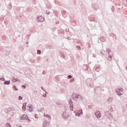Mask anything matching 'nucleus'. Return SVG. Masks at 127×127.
I'll list each match as a JSON object with an SVG mask.
<instances>
[{"label":"nucleus","mask_w":127,"mask_h":127,"mask_svg":"<svg viewBox=\"0 0 127 127\" xmlns=\"http://www.w3.org/2000/svg\"><path fill=\"white\" fill-rule=\"evenodd\" d=\"M37 21L40 22H43V21H44V17H43L42 16H38L37 18Z\"/></svg>","instance_id":"5"},{"label":"nucleus","mask_w":127,"mask_h":127,"mask_svg":"<svg viewBox=\"0 0 127 127\" xmlns=\"http://www.w3.org/2000/svg\"><path fill=\"white\" fill-rule=\"evenodd\" d=\"M67 39H68V40H71V38L68 37V38H67Z\"/></svg>","instance_id":"36"},{"label":"nucleus","mask_w":127,"mask_h":127,"mask_svg":"<svg viewBox=\"0 0 127 127\" xmlns=\"http://www.w3.org/2000/svg\"><path fill=\"white\" fill-rule=\"evenodd\" d=\"M114 9H112V11H114Z\"/></svg>","instance_id":"41"},{"label":"nucleus","mask_w":127,"mask_h":127,"mask_svg":"<svg viewBox=\"0 0 127 127\" xmlns=\"http://www.w3.org/2000/svg\"><path fill=\"white\" fill-rule=\"evenodd\" d=\"M95 117H96L97 119H100L101 117V112L99 111H96L94 113Z\"/></svg>","instance_id":"4"},{"label":"nucleus","mask_w":127,"mask_h":127,"mask_svg":"<svg viewBox=\"0 0 127 127\" xmlns=\"http://www.w3.org/2000/svg\"><path fill=\"white\" fill-rule=\"evenodd\" d=\"M67 78H68V79H71V78H72V75H69L67 76Z\"/></svg>","instance_id":"30"},{"label":"nucleus","mask_w":127,"mask_h":127,"mask_svg":"<svg viewBox=\"0 0 127 127\" xmlns=\"http://www.w3.org/2000/svg\"><path fill=\"white\" fill-rule=\"evenodd\" d=\"M27 118V115L24 114L20 117V119L22 121H25Z\"/></svg>","instance_id":"7"},{"label":"nucleus","mask_w":127,"mask_h":127,"mask_svg":"<svg viewBox=\"0 0 127 127\" xmlns=\"http://www.w3.org/2000/svg\"><path fill=\"white\" fill-rule=\"evenodd\" d=\"M88 109H91V105L88 106Z\"/></svg>","instance_id":"35"},{"label":"nucleus","mask_w":127,"mask_h":127,"mask_svg":"<svg viewBox=\"0 0 127 127\" xmlns=\"http://www.w3.org/2000/svg\"><path fill=\"white\" fill-rule=\"evenodd\" d=\"M77 99H80V100H83V97L80 95L77 94Z\"/></svg>","instance_id":"18"},{"label":"nucleus","mask_w":127,"mask_h":127,"mask_svg":"<svg viewBox=\"0 0 127 127\" xmlns=\"http://www.w3.org/2000/svg\"><path fill=\"white\" fill-rule=\"evenodd\" d=\"M37 115H36V114L35 115V119H37Z\"/></svg>","instance_id":"37"},{"label":"nucleus","mask_w":127,"mask_h":127,"mask_svg":"<svg viewBox=\"0 0 127 127\" xmlns=\"http://www.w3.org/2000/svg\"><path fill=\"white\" fill-rule=\"evenodd\" d=\"M6 53H8V54H9V53L7 51H6Z\"/></svg>","instance_id":"40"},{"label":"nucleus","mask_w":127,"mask_h":127,"mask_svg":"<svg viewBox=\"0 0 127 127\" xmlns=\"http://www.w3.org/2000/svg\"><path fill=\"white\" fill-rule=\"evenodd\" d=\"M22 99H23V98L22 96H19L18 100H22Z\"/></svg>","instance_id":"27"},{"label":"nucleus","mask_w":127,"mask_h":127,"mask_svg":"<svg viewBox=\"0 0 127 127\" xmlns=\"http://www.w3.org/2000/svg\"><path fill=\"white\" fill-rule=\"evenodd\" d=\"M76 48H77L78 50H80V49H81V47H80V46H76Z\"/></svg>","instance_id":"28"},{"label":"nucleus","mask_w":127,"mask_h":127,"mask_svg":"<svg viewBox=\"0 0 127 127\" xmlns=\"http://www.w3.org/2000/svg\"><path fill=\"white\" fill-rule=\"evenodd\" d=\"M106 51L109 55L108 58V60L109 61H112L113 60V57H114V53L113 51H112L110 48H107Z\"/></svg>","instance_id":"1"},{"label":"nucleus","mask_w":127,"mask_h":127,"mask_svg":"<svg viewBox=\"0 0 127 127\" xmlns=\"http://www.w3.org/2000/svg\"><path fill=\"white\" fill-rule=\"evenodd\" d=\"M63 117L64 119H68V116L66 115V112H63Z\"/></svg>","instance_id":"12"},{"label":"nucleus","mask_w":127,"mask_h":127,"mask_svg":"<svg viewBox=\"0 0 127 127\" xmlns=\"http://www.w3.org/2000/svg\"><path fill=\"white\" fill-rule=\"evenodd\" d=\"M27 103H25L23 104V106H22V110L23 111H26V104Z\"/></svg>","instance_id":"9"},{"label":"nucleus","mask_w":127,"mask_h":127,"mask_svg":"<svg viewBox=\"0 0 127 127\" xmlns=\"http://www.w3.org/2000/svg\"><path fill=\"white\" fill-rule=\"evenodd\" d=\"M28 43V42H26V44H27Z\"/></svg>","instance_id":"42"},{"label":"nucleus","mask_w":127,"mask_h":127,"mask_svg":"<svg viewBox=\"0 0 127 127\" xmlns=\"http://www.w3.org/2000/svg\"><path fill=\"white\" fill-rule=\"evenodd\" d=\"M68 103H69V104L70 105V111H72L73 112V101H72V99H71V98H70L68 100Z\"/></svg>","instance_id":"2"},{"label":"nucleus","mask_w":127,"mask_h":127,"mask_svg":"<svg viewBox=\"0 0 127 127\" xmlns=\"http://www.w3.org/2000/svg\"><path fill=\"white\" fill-rule=\"evenodd\" d=\"M57 105H59V103L57 102Z\"/></svg>","instance_id":"39"},{"label":"nucleus","mask_w":127,"mask_h":127,"mask_svg":"<svg viewBox=\"0 0 127 127\" xmlns=\"http://www.w3.org/2000/svg\"><path fill=\"white\" fill-rule=\"evenodd\" d=\"M44 117H46L47 118H48L49 120L51 119V117H50V115H49L44 114Z\"/></svg>","instance_id":"19"},{"label":"nucleus","mask_w":127,"mask_h":127,"mask_svg":"<svg viewBox=\"0 0 127 127\" xmlns=\"http://www.w3.org/2000/svg\"><path fill=\"white\" fill-rule=\"evenodd\" d=\"M47 14H48V15H49V14H50V11H48V12L47 13Z\"/></svg>","instance_id":"32"},{"label":"nucleus","mask_w":127,"mask_h":127,"mask_svg":"<svg viewBox=\"0 0 127 127\" xmlns=\"http://www.w3.org/2000/svg\"><path fill=\"white\" fill-rule=\"evenodd\" d=\"M28 111L31 113L33 110V106L32 105H29L28 106Z\"/></svg>","instance_id":"8"},{"label":"nucleus","mask_w":127,"mask_h":127,"mask_svg":"<svg viewBox=\"0 0 127 127\" xmlns=\"http://www.w3.org/2000/svg\"><path fill=\"white\" fill-rule=\"evenodd\" d=\"M111 109H113V107H111Z\"/></svg>","instance_id":"47"},{"label":"nucleus","mask_w":127,"mask_h":127,"mask_svg":"<svg viewBox=\"0 0 127 127\" xmlns=\"http://www.w3.org/2000/svg\"><path fill=\"white\" fill-rule=\"evenodd\" d=\"M26 120L28 121V122H29V123H30V122H31L30 119H29V118H28V117H27V118H26Z\"/></svg>","instance_id":"25"},{"label":"nucleus","mask_w":127,"mask_h":127,"mask_svg":"<svg viewBox=\"0 0 127 127\" xmlns=\"http://www.w3.org/2000/svg\"><path fill=\"white\" fill-rule=\"evenodd\" d=\"M6 126L7 127H11V125H10V124L9 123L6 124Z\"/></svg>","instance_id":"23"},{"label":"nucleus","mask_w":127,"mask_h":127,"mask_svg":"<svg viewBox=\"0 0 127 127\" xmlns=\"http://www.w3.org/2000/svg\"><path fill=\"white\" fill-rule=\"evenodd\" d=\"M75 81V79L74 77H72V79H71L69 81L70 83H72V82H74Z\"/></svg>","instance_id":"21"},{"label":"nucleus","mask_w":127,"mask_h":127,"mask_svg":"<svg viewBox=\"0 0 127 127\" xmlns=\"http://www.w3.org/2000/svg\"><path fill=\"white\" fill-rule=\"evenodd\" d=\"M2 39H3V40H5V39H6V37H5V36H2Z\"/></svg>","instance_id":"24"},{"label":"nucleus","mask_w":127,"mask_h":127,"mask_svg":"<svg viewBox=\"0 0 127 127\" xmlns=\"http://www.w3.org/2000/svg\"><path fill=\"white\" fill-rule=\"evenodd\" d=\"M81 114H83V110L82 109L79 112V113H76L75 116H77V117H80V116L81 115Z\"/></svg>","instance_id":"11"},{"label":"nucleus","mask_w":127,"mask_h":127,"mask_svg":"<svg viewBox=\"0 0 127 127\" xmlns=\"http://www.w3.org/2000/svg\"><path fill=\"white\" fill-rule=\"evenodd\" d=\"M99 87H96L95 90V92H97V89H98Z\"/></svg>","instance_id":"34"},{"label":"nucleus","mask_w":127,"mask_h":127,"mask_svg":"<svg viewBox=\"0 0 127 127\" xmlns=\"http://www.w3.org/2000/svg\"><path fill=\"white\" fill-rule=\"evenodd\" d=\"M12 82H13L14 83L15 82H17V80L15 78V77L13 76L12 77Z\"/></svg>","instance_id":"16"},{"label":"nucleus","mask_w":127,"mask_h":127,"mask_svg":"<svg viewBox=\"0 0 127 127\" xmlns=\"http://www.w3.org/2000/svg\"><path fill=\"white\" fill-rule=\"evenodd\" d=\"M47 126H49V123H48V122H46V121H45L44 122L43 127H47Z\"/></svg>","instance_id":"10"},{"label":"nucleus","mask_w":127,"mask_h":127,"mask_svg":"<svg viewBox=\"0 0 127 127\" xmlns=\"http://www.w3.org/2000/svg\"><path fill=\"white\" fill-rule=\"evenodd\" d=\"M113 100H114V98H113V97H110V98H109V99H108V102H109V103H112V102H113Z\"/></svg>","instance_id":"15"},{"label":"nucleus","mask_w":127,"mask_h":127,"mask_svg":"<svg viewBox=\"0 0 127 127\" xmlns=\"http://www.w3.org/2000/svg\"><path fill=\"white\" fill-rule=\"evenodd\" d=\"M115 92L118 96H122V93L120 92L118 90L115 89Z\"/></svg>","instance_id":"13"},{"label":"nucleus","mask_w":127,"mask_h":127,"mask_svg":"<svg viewBox=\"0 0 127 127\" xmlns=\"http://www.w3.org/2000/svg\"><path fill=\"white\" fill-rule=\"evenodd\" d=\"M44 91L45 92V93H46V94H47V92H46V90H44Z\"/></svg>","instance_id":"38"},{"label":"nucleus","mask_w":127,"mask_h":127,"mask_svg":"<svg viewBox=\"0 0 127 127\" xmlns=\"http://www.w3.org/2000/svg\"><path fill=\"white\" fill-rule=\"evenodd\" d=\"M71 97L73 100H74V101H77L78 100L77 95L74 93H72V94L71 95Z\"/></svg>","instance_id":"6"},{"label":"nucleus","mask_w":127,"mask_h":127,"mask_svg":"<svg viewBox=\"0 0 127 127\" xmlns=\"http://www.w3.org/2000/svg\"><path fill=\"white\" fill-rule=\"evenodd\" d=\"M116 90H117V91H119V92H123V91H124V89L123 88H117Z\"/></svg>","instance_id":"17"},{"label":"nucleus","mask_w":127,"mask_h":127,"mask_svg":"<svg viewBox=\"0 0 127 127\" xmlns=\"http://www.w3.org/2000/svg\"><path fill=\"white\" fill-rule=\"evenodd\" d=\"M0 81H5V79L4 78H0Z\"/></svg>","instance_id":"29"},{"label":"nucleus","mask_w":127,"mask_h":127,"mask_svg":"<svg viewBox=\"0 0 127 127\" xmlns=\"http://www.w3.org/2000/svg\"><path fill=\"white\" fill-rule=\"evenodd\" d=\"M62 13L63 15H65V14H66V11H65V10L62 11Z\"/></svg>","instance_id":"22"},{"label":"nucleus","mask_w":127,"mask_h":127,"mask_svg":"<svg viewBox=\"0 0 127 127\" xmlns=\"http://www.w3.org/2000/svg\"><path fill=\"white\" fill-rule=\"evenodd\" d=\"M34 93H36V91H34Z\"/></svg>","instance_id":"46"},{"label":"nucleus","mask_w":127,"mask_h":127,"mask_svg":"<svg viewBox=\"0 0 127 127\" xmlns=\"http://www.w3.org/2000/svg\"><path fill=\"white\" fill-rule=\"evenodd\" d=\"M126 70H127V66L126 67Z\"/></svg>","instance_id":"44"},{"label":"nucleus","mask_w":127,"mask_h":127,"mask_svg":"<svg viewBox=\"0 0 127 127\" xmlns=\"http://www.w3.org/2000/svg\"><path fill=\"white\" fill-rule=\"evenodd\" d=\"M13 88L14 91H18V89H17V88H16V86L13 85Z\"/></svg>","instance_id":"20"},{"label":"nucleus","mask_w":127,"mask_h":127,"mask_svg":"<svg viewBox=\"0 0 127 127\" xmlns=\"http://www.w3.org/2000/svg\"><path fill=\"white\" fill-rule=\"evenodd\" d=\"M4 85H9V84H10V81L9 80L5 81L4 82Z\"/></svg>","instance_id":"14"},{"label":"nucleus","mask_w":127,"mask_h":127,"mask_svg":"<svg viewBox=\"0 0 127 127\" xmlns=\"http://www.w3.org/2000/svg\"><path fill=\"white\" fill-rule=\"evenodd\" d=\"M102 55H103V56H104V55H104V54H102Z\"/></svg>","instance_id":"45"},{"label":"nucleus","mask_w":127,"mask_h":127,"mask_svg":"<svg viewBox=\"0 0 127 127\" xmlns=\"http://www.w3.org/2000/svg\"><path fill=\"white\" fill-rule=\"evenodd\" d=\"M93 57H95V56H94V55H93Z\"/></svg>","instance_id":"43"},{"label":"nucleus","mask_w":127,"mask_h":127,"mask_svg":"<svg viewBox=\"0 0 127 127\" xmlns=\"http://www.w3.org/2000/svg\"><path fill=\"white\" fill-rule=\"evenodd\" d=\"M41 89H42V90H43V91H44V88L43 87H41Z\"/></svg>","instance_id":"33"},{"label":"nucleus","mask_w":127,"mask_h":127,"mask_svg":"<svg viewBox=\"0 0 127 127\" xmlns=\"http://www.w3.org/2000/svg\"><path fill=\"white\" fill-rule=\"evenodd\" d=\"M22 88H24V89H25L26 88V86L25 85H22Z\"/></svg>","instance_id":"31"},{"label":"nucleus","mask_w":127,"mask_h":127,"mask_svg":"<svg viewBox=\"0 0 127 127\" xmlns=\"http://www.w3.org/2000/svg\"><path fill=\"white\" fill-rule=\"evenodd\" d=\"M106 117H107L108 119H112L113 116L111 114V113L109 111L105 112Z\"/></svg>","instance_id":"3"},{"label":"nucleus","mask_w":127,"mask_h":127,"mask_svg":"<svg viewBox=\"0 0 127 127\" xmlns=\"http://www.w3.org/2000/svg\"><path fill=\"white\" fill-rule=\"evenodd\" d=\"M37 54H38L39 55L41 54V51L40 50H38L37 51Z\"/></svg>","instance_id":"26"}]
</instances>
